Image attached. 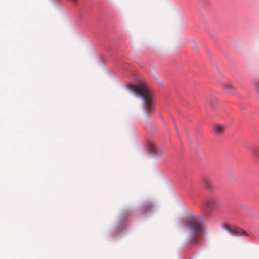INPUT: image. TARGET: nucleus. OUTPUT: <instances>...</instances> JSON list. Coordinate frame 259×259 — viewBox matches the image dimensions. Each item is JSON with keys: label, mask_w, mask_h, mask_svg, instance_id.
Segmentation results:
<instances>
[{"label": "nucleus", "mask_w": 259, "mask_h": 259, "mask_svg": "<svg viewBox=\"0 0 259 259\" xmlns=\"http://www.w3.org/2000/svg\"><path fill=\"white\" fill-rule=\"evenodd\" d=\"M221 205L220 200L215 197H209L202 201V207L204 209H218Z\"/></svg>", "instance_id": "3"}, {"label": "nucleus", "mask_w": 259, "mask_h": 259, "mask_svg": "<svg viewBox=\"0 0 259 259\" xmlns=\"http://www.w3.org/2000/svg\"><path fill=\"white\" fill-rule=\"evenodd\" d=\"M202 182L203 185L206 189L211 190L213 188L212 182L210 178L205 177L203 178Z\"/></svg>", "instance_id": "8"}, {"label": "nucleus", "mask_w": 259, "mask_h": 259, "mask_svg": "<svg viewBox=\"0 0 259 259\" xmlns=\"http://www.w3.org/2000/svg\"><path fill=\"white\" fill-rule=\"evenodd\" d=\"M130 91L142 98L144 102V107L147 113L154 109L153 95L146 82H140L136 84H130L128 85Z\"/></svg>", "instance_id": "1"}, {"label": "nucleus", "mask_w": 259, "mask_h": 259, "mask_svg": "<svg viewBox=\"0 0 259 259\" xmlns=\"http://www.w3.org/2000/svg\"><path fill=\"white\" fill-rule=\"evenodd\" d=\"M154 208V205L151 203H146L142 205L141 208V212L143 214H145L150 212Z\"/></svg>", "instance_id": "7"}, {"label": "nucleus", "mask_w": 259, "mask_h": 259, "mask_svg": "<svg viewBox=\"0 0 259 259\" xmlns=\"http://www.w3.org/2000/svg\"><path fill=\"white\" fill-rule=\"evenodd\" d=\"M71 1L74 3H77L78 2V0H71Z\"/></svg>", "instance_id": "13"}, {"label": "nucleus", "mask_w": 259, "mask_h": 259, "mask_svg": "<svg viewBox=\"0 0 259 259\" xmlns=\"http://www.w3.org/2000/svg\"><path fill=\"white\" fill-rule=\"evenodd\" d=\"M253 153L257 156V149H255L253 150Z\"/></svg>", "instance_id": "12"}, {"label": "nucleus", "mask_w": 259, "mask_h": 259, "mask_svg": "<svg viewBox=\"0 0 259 259\" xmlns=\"http://www.w3.org/2000/svg\"><path fill=\"white\" fill-rule=\"evenodd\" d=\"M185 228L189 232L190 239L193 245L197 244L203 231L202 225L197 218L190 217L184 224Z\"/></svg>", "instance_id": "2"}, {"label": "nucleus", "mask_w": 259, "mask_h": 259, "mask_svg": "<svg viewBox=\"0 0 259 259\" xmlns=\"http://www.w3.org/2000/svg\"><path fill=\"white\" fill-rule=\"evenodd\" d=\"M223 228L230 234L234 236L245 235L246 233L244 230L229 225H225Z\"/></svg>", "instance_id": "5"}, {"label": "nucleus", "mask_w": 259, "mask_h": 259, "mask_svg": "<svg viewBox=\"0 0 259 259\" xmlns=\"http://www.w3.org/2000/svg\"><path fill=\"white\" fill-rule=\"evenodd\" d=\"M256 90L257 92L259 93V82L256 83Z\"/></svg>", "instance_id": "11"}, {"label": "nucleus", "mask_w": 259, "mask_h": 259, "mask_svg": "<svg viewBox=\"0 0 259 259\" xmlns=\"http://www.w3.org/2000/svg\"><path fill=\"white\" fill-rule=\"evenodd\" d=\"M216 99L212 97H210L209 99H207V102L211 105L212 106V102H214L216 101Z\"/></svg>", "instance_id": "9"}, {"label": "nucleus", "mask_w": 259, "mask_h": 259, "mask_svg": "<svg viewBox=\"0 0 259 259\" xmlns=\"http://www.w3.org/2000/svg\"><path fill=\"white\" fill-rule=\"evenodd\" d=\"M223 86L224 88L228 89H231L232 88V85L230 83H224Z\"/></svg>", "instance_id": "10"}, {"label": "nucleus", "mask_w": 259, "mask_h": 259, "mask_svg": "<svg viewBox=\"0 0 259 259\" xmlns=\"http://www.w3.org/2000/svg\"><path fill=\"white\" fill-rule=\"evenodd\" d=\"M212 131L215 135L219 136L226 131V126L223 124L215 123L212 125Z\"/></svg>", "instance_id": "6"}, {"label": "nucleus", "mask_w": 259, "mask_h": 259, "mask_svg": "<svg viewBox=\"0 0 259 259\" xmlns=\"http://www.w3.org/2000/svg\"><path fill=\"white\" fill-rule=\"evenodd\" d=\"M148 151L150 154L155 157L160 156L164 152L162 149L158 147L153 142H150L148 144Z\"/></svg>", "instance_id": "4"}]
</instances>
